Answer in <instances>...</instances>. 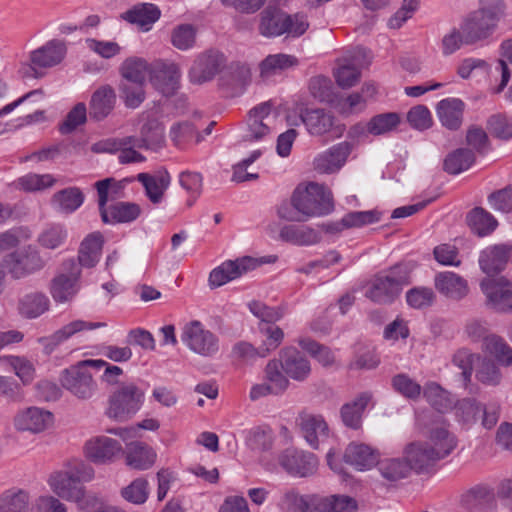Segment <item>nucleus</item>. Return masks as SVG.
Segmentation results:
<instances>
[{
    "instance_id": "obj_1",
    "label": "nucleus",
    "mask_w": 512,
    "mask_h": 512,
    "mask_svg": "<svg viewBox=\"0 0 512 512\" xmlns=\"http://www.w3.org/2000/svg\"><path fill=\"white\" fill-rule=\"evenodd\" d=\"M94 476L95 472L90 464L73 459L49 476L48 485L57 497L75 502L82 508L86 498V488L83 483L90 482Z\"/></svg>"
},
{
    "instance_id": "obj_2",
    "label": "nucleus",
    "mask_w": 512,
    "mask_h": 512,
    "mask_svg": "<svg viewBox=\"0 0 512 512\" xmlns=\"http://www.w3.org/2000/svg\"><path fill=\"white\" fill-rule=\"evenodd\" d=\"M410 282V266L400 263L374 275L366 285L365 297L376 304L389 305Z\"/></svg>"
},
{
    "instance_id": "obj_3",
    "label": "nucleus",
    "mask_w": 512,
    "mask_h": 512,
    "mask_svg": "<svg viewBox=\"0 0 512 512\" xmlns=\"http://www.w3.org/2000/svg\"><path fill=\"white\" fill-rule=\"evenodd\" d=\"M504 10L502 0H481L478 10L472 12L461 24L466 45L474 44L488 37Z\"/></svg>"
},
{
    "instance_id": "obj_4",
    "label": "nucleus",
    "mask_w": 512,
    "mask_h": 512,
    "mask_svg": "<svg viewBox=\"0 0 512 512\" xmlns=\"http://www.w3.org/2000/svg\"><path fill=\"white\" fill-rule=\"evenodd\" d=\"M292 203L297 206L307 220L323 216L333 210L331 191L318 183L298 186L292 194Z\"/></svg>"
},
{
    "instance_id": "obj_5",
    "label": "nucleus",
    "mask_w": 512,
    "mask_h": 512,
    "mask_svg": "<svg viewBox=\"0 0 512 512\" xmlns=\"http://www.w3.org/2000/svg\"><path fill=\"white\" fill-rule=\"evenodd\" d=\"M0 264L11 278L19 280L42 270L46 261L36 247L27 245L4 256Z\"/></svg>"
},
{
    "instance_id": "obj_6",
    "label": "nucleus",
    "mask_w": 512,
    "mask_h": 512,
    "mask_svg": "<svg viewBox=\"0 0 512 512\" xmlns=\"http://www.w3.org/2000/svg\"><path fill=\"white\" fill-rule=\"evenodd\" d=\"M143 398V391L135 384H123L110 396L106 414L116 421H126L141 408Z\"/></svg>"
},
{
    "instance_id": "obj_7",
    "label": "nucleus",
    "mask_w": 512,
    "mask_h": 512,
    "mask_svg": "<svg viewBox=\"0 0 512 512\" xmlns=\"http://www.w3.org/2000/svg\"><path fill=\"white\" fill-rule=\"evenodd\" d=\"M181 340L190 351L203 357H213L219 351V338L199 320L183 326Z\"/></svg>"
},
{
    "instance_id": "obj_8",
    "label": "nucleus",
    "mask_w": 512,
    "mask_h": 512,
    "mask_svg": "<svg viewBox=\"0 0 512 512\" xmlns=\"http://www.w3.org/2000/svg\"><path fill=\"white\" fill-rule=\"evenodd\" d=\"M81 268L74 259L63 262L62 272L51 281L50 293L57 303L70 302L80 289Z\"/></svg>"
},
{
    "instance_id": "obj_9",
    "label": "nucleus",
    "mask_w": 512,
    "mask_h": 512,
    "mask_svg": "<svg viewBox=\"0 0 512 512\" xmlns=\"http://www.w3.org/2000/svg\"><path fill=\"white\" fill-rule=\"evenodd\" d=\"M488 308L499 313H512V283L505 277H486L480 282Z\"/></svg>"
},
{
    "instance_id": "obj_10",
    "label": "nucleus",
    "mask_w": 512,
    "mask_h": 512,
    "mask_svg": "<svg viewBox=\"0 0 512 512\" xmlns=\"http://www.w3.org/2000/svg\"><path fill=\"white\" fill-rule=\"evenodd\" d=\"M279 465L290 476L305 478L316 473L318 460L314 454L297 449H286L278 457Z\"/></svg>"
},
{
    "instance_id": "obj_11",
    "label": "nucleus",
    "mask_w": 512,
    "mask_h": 512,
    "mask_svg": "<svg viewBox=\"0 0 512 512\" xmlns=\"http://www.w3.org/2000/svg\"><path fill=\"white\" fill-rule=\"evenodd\" d=\"M62 386L79 399H89L97 389V384L88 369L73 365L65 369L60 377Z\"/></svg>"
},
{
    "instance_id": "obj_12",
    "label": "nucleus",
    "mask_w": 512,
    "mask_h": 512,
    "mask_svg": "<svg viewBox=\"0 0 512 512\" xmlns=\"http://www.w3.org/2000/svg\"><path fill=\"white\" fill-rule=\"evenodd\" d=\"M258 265V260L249 256L241 257L236 260H227L210 272L208 279L209 286L211 288L220 287L241 277L248 271L254 270Z\"/></svg>"
},
{
    "instance_id": "obj_13",
    "label": "nucleus",
    "mask_w": 512,
    "mask_h": 512,
    "mask_svg": "<svg viewBox=\"0 0 512 512\" xmlns=\"http://www.w3.org/2000/svg\"><path fill=\"white\" fill-rule=\"evenodd\" d=\"M458 410L465 422L471 423L481 420L482 426L486 429L493 428L497 424L500 415V405L497 402L483 405L471 398L463 399Z\"/></svg>"
},
{
    "instance_id": "obj_14",
    "label": "nucleus",
    "mask_w": 512,
    "mask_h": 512,
    "mask_svg": "<svg viewBox=\"0 0 512 512\" xmlns=\"http://www.w3.org/2000/svg\"><path fill=\"white\" fill-rule=\"evenodd\" d=\"M53 414L43 408L31 406L16 413L13 419L17 431L41 433L53 425Z\"/></svg>"
},
{
    "instance_id": "obj_15",
    "label": "nucleus",
    "mask_w": 512,
    "mask_h": 512,
    "mask_svg": "<svg viewBox=\"0 0 512 512\" xmlns=\"http://www.w3.org/2000/svg\"><path fill=\"white\" fill-rule=\"evenodd\" d=\"M225 65V57L222 53L209 50L200 54L194 61L189 71L192 83L203 84L212 80Z\"/></svg>"
},
{
    "instance_id": "obj_16",
    "label": "nucleus",
    "mask_w": 512,
    "mask_h": 512,
    "mask_svg": "<svg viewBox=\"0 0 512 512\" xmlns=\"http://www.w3.org/2000/svg\"><path fill=\"white\" fill-rule=\"evenodd\" d=\"M271 104L261 103L252 108L247 116V127L242 136L244 142H260L269 137L271 129L267 122L270 117Z\"/></svg>"
},
{
    "instance_id": "obj_17",
    "label": "nucleus",
    "mask_w": 512,
    "mask_h": 512,
    "mask_svg": "<svg viewBox=\"0 0 512 512\" xmlns=\"http://www.w3.org/2000/svg\"><path fill=\"white\" fill-rule=\"evenodd\" d=\"M278 360L288 378L294 381L304 382L311 374L310 361L295 347L282 348Z\"/></svg>"
},
{
    "instance_id": "obj_18",
    "label": "nucleus",
    "mask_w": 512,
    "mask_h": 512,
    "mask_svg": "<svg viewBox=\"0 0 512 512\" xmlns=\"http://www.w3.org/2000/svg\"><path fill=\"white\" fill-rule=\"evenodd\" d=\"M122 451L120 442L107 436L93 437L84 446L85 456L96 464L113 462Z\"/></svg>"
},
{
    "instance_id": "obj_19",
    "label": "nucleus",
    "mask_w": 512,
    "mask_h": 512,
    "mask_svg": "<svg viewBox=\"0 0 512 512\" xmlns=\"http://www.w3.org/2000/svg\"><path fill=\"white\" fill-rule=\"evenodd\" d=\"M297 425L306 442L314 449L328 438V424L322 415L303 411L297 417Z\"/></svg>"
},
{
    "instance_id": "obj_20",
    "label": "nucleus",
    "mask_w": 512,
    "mask_h": 512,
    "mask_svg": "<svg viewBox=\"0 0 512 512\" xmlns=\"http://www.w3.org/2000/svg\"><path fill=\"white\" fill-rule=\"evenodd\" d=\"M105 326L106 324L103 322L74 320L64 325L50 336L40 338L39 343L43 346L44 352L46 354H51L60 344L71 338L76 333L84 330L102 328Z\"/></svg>"
},
{
    "instance_id": "obj_21",
    "label": "nucleus",
    "mask_w": 512,
    "mask_h": 512,
    "mask_svg": "<svg viewBox=\"0 0 512 512\" xmlns=\"http://www.w3.org/2000/svg\"><path fill=\"white\" fill-rule=\"evenodd\" d=\"M351 150L352 146L347 141L332 146L314 159V169L322 174L337 172L345 164Z\"/></svg>"
},
{
    "instance_id": "obj_22",
    "label": "nucleus",
    "mask_w": 512,
    "mask_h": 512,
    "mask_svg": "<svg viewBox=\"0 0 512 512\" xmlns=\"http://www.w3.org/2000/svg\"><path fill=\"white\" fill-rule=\"evenodd\" d=\"M139 134V138L135 137L132 143L137 148L159 151L165 146V128L157 118L147 117L140 127Z\"/></svg>"
},
{
    "instance_id": "obj_23",
    "label": "nucleus",
    "mask_w": 512,
    "mask_h": 512,
    "mask_svg": "<svg viewBox=\"0 0 512 512\" xmlns=\"http://www.w3.org/2000/svg\"><path fill=\"white\" fill-rule=\"evenodd\" d=\"M509 260H512V245L498 244L480 253L479 266L485 274L492 275L502 271Z\"/></svg>"
},
{
    "instance_id": "obj_24",
    "label": "nucleus",
    "mask_w": 512,
    "mask_h": 512,
    "mask_svg": "<svg viewBox=\"0 0 512 512\" xmlns=\"http://www.w3.org/2000/svg\"><path fill=\"white\" fill-rule=\"evenodd\" d=\"M309 512H356L357 502L343 494H313Z\"/></svg>"
},
{
    "instance_id": "obj_25",
    "label": "nucleus",
    "mask_w": 512,
    "mask_h": 512,
    "mask_svg": "<svg viewBox=\"0 0 512 512\" xmlns=\"http://www.w3.org/2000/svg\"><path fill=\"white\" fill-rule=\"evenodd\" d=\"M117 97L110 85H102L91 95L89 101V116L92 120L102 121L114 110Z\"/></svg>"
},
{
    "instance_id": "obj_26",
    "label": "nucleus",
    "mask_w": 512,
    "mask_h": 512,
    "mask_svg": "<svg viewBox=\"0 0 512 512\" xmlns=\"http://www.w3.org/2000/svg\"><path fill=\"white\" fill-rule=\"evenodd\" d=\"M180 70L174 63H159L151 72L152 85L163 95L170 96L178 88Z\"/></svg>"
},
{
    "instance_id": "obj_27",
    "label": "nucleus",
    "mask_w": 512,
    "mask_h": 512,
    "mask_svg": "<svg viewBox=\"0 0 512 512\" xmlns=\"http://www.w3.org/2000/svg\"><path fill=\"white\" fill-rule=\"evenodd\" d=\"M434 285L439 293L452 300H461L469 293L467 280L450 271L436 274Z\"/></svg>"
},
{
    "instance_id": "obj_28",
    "label": "nucleus",
    "mask_w": 512,
    "mask_h": 512,
    "mask_svg": "<svg viewBox=\"0 0 512 512\" xmlns=\"http://www.w3.org/2000/svg\"><path fill=\"white\" fill-rule=\"evenodd\" d=\"M66 54V46L62 41L52 40L30 54L32 68H50L59 64Z\"/></svg>"
},
{
    "instance_id": "obj_29",
    "label": "nucleus",
    "mask_w": 512,
    "mask_h": 512,
    "mask_svg": "<svg viewBox=\"0 0 512 512\" xmlns=\"http://www.w3.org/2000/svg\"><path fill=\"white\" fill-rule=\"evenodd\" d=\"M299 65L296 56L286 53L270 54L259 63V77L268 80Z\"/></svg>"
},
{
    "instance_id": "obj_30",
    "label": "nucleus",
    "mask_w": 512,
    "mask_h": 512,
    "mask_svg": "<svg viewBox=\"0 0 512 512\" xmlns=\"http://www.w3.org/2000/svg\"><path fill=\"white\" fill-rule=\"evenodd\" d=\"M464 109L465 104L462 100L446 98L437 104L436 113L442 126L456 131L462 125Z\"/></svg>"
},
{
    "instance_id": "obj_31",
    "label": "nucleus",
    "mask_w": 512,
    "mask_h": 512,
    "mask_svg": "<svg viewBox=\"0 0 512 512\" xmlns=\"http://www.w3.org/2000/svg\"><path fill=\"white\" fill-rule=\"evenodd\" d=\"M425 443L438 461L450 455L457 446L455 436L448 431L444 424L431 428L428 441Z\"/></svg>"
},
{
    "instance_id": "obj_32",
    "label": "nucleus",
    "mask_w": 512,
    "mask_h": 512,
    "mask_svg": "<svg viewBox=\"0 0 512 512\" xmlns=\"http://www.w3.org/2000/svg\"><path fill=\"white\" fill-rule=\"evenodd\" d=\"M50 309L48 296L40 291H32L21 296L17 301V311L25 319H36Z\"/></svg>"
},
{
    "instance_id": "obj_33",
    "label": "nucleus",
    "mask_w": 512,
    "mask_h": 512,
    "mask_svg": "<svg viewBox=\"0 0 512 512\" xmlns=\"http://www.w3.org/2000/svg\"><path fill=\"white\" fill-rule=\"evenodd\" d=\"M251 69L244 63H232L228 71L221 77V85L231 95L242 94L251 82Z\"/></svg>"
},
{
    "instance_id": "obj_34",
    "label": "nucleus",
    "mask_w": 512,
    "mask_h": 512,
    "mask_svg": "<svg viewBox=\"0 0 512 512\" xmlns=\"http://www.w3.org/2000/svg\"><path fill=\"white\" fill-rule=\"evenodd\" d=\"M344 460L359 471L372 468L378 462V455L368 445L351 443L344 453Z\"/></svg>"
},
{
    "instance_id": "obj_35",
    "label": "nucleus",
    "mask_w": 512,
    "mask_h": 512,
    "mask_svg": "<svg viewBox=\"0 0 512 512\" xmlns=\"http://www.w3.org/2000/svg\"><path fill=\"white\" fill-rule=\"evenodd\" d=\"M125 460L132 469L146 470L155 463L156 453L143 442H131L126 446Z\"/></svg>"
},
{
    "instance_id": "obj_36",
    "label": "nucleus",
    "mask_w": 512,
    "mask_h": 512,
    "mask_svg": "<svg viewBox=\"0 0 512 512\" xmlns=\"http://www.w3.org/2000/svg\"><path fill=\"white\" fill-rule=\"evenodd\" d=\"M137 180L144 186L146 196L153 204H159L162 201L171 182L167 171L159 172L156 175L139 173Z\"/></svg>"
},
{
    "instance_id": "obj_37",
    "label": "nucleus",
    "mask_w": 512,
    "mask_h": 512,
    "mask_svg": "<svg viewBox=\"0 0 512 512\" xmlns=\"http://www.w3.org/2000/svg\"><path fill=\"white\" fill-rule=\"evenodd\" d=\"M104 239L100 232L88 234L80 244L78 252V265L81 268L94 267L101 256Z\"/></svg>"
},
{
    "instance_id": "obj_38",
    "label": "nucleus",
    "mask_w": 512,
    "mask_h": 512,
    "mask_svg": "<svg viewBox=\"0 0 512 512\" xmlns=\"http://www.w3.org/2000/svg\"><path fill=\"white\" fill-rule=\"evenodd\" d=\"M372 393L365 391L360 393L353 401L341 407V419L345 426L358 429L361 427L362 415L369 402L372 400Z\"/></svg>"
},
{
    "instance_id": "obj_39",
    "label": "nucleus",
    "mask_w": 512,
    "mask_h": 512,
    "mask_svg": "<svg viewBox=\"0 0 512 512\" xmlns=\"http://www.w3.org/2000/svg\"><path fill=\"white\" fill-rule=\"evenodd\" d=\"M404 455L411 470L424 471L433 466L438 460L431 454V449L425 442H412L404 449Z\"/></svg>"
},
{
    "instance_id": "obj_40",
    "label": "nucleus",
    "mask_w": 512,
    "mask_h": 512,
    "mask_svg": "<svg viewBox=\"0 0 512 512\" xmlns=\"http://www.w3.org/2000/svg\"><path fill=\"white\" fill-rule=\"evenodd\" d=\"M301 118L311 135H323L331 131L334 126V116L324 109L306 110Z\"/></svg>"
},
{
    "instance_id": "obj_41",
    "label": "nucleus",
    "mask_w": 512,
    "mask_h": 512,
    "mask_svg": "<svg viewBox=\"0 0 512 512\" xmlns=\"http://www.w3.org/2000/svg\"><path fill=\"white\" fill-rule=\"evenodd\" d=\"M160 15L161 11L155 4L140 3L126 11L123 18L148 30L160 18Z\"/></svg>"
},
{
    "instance_id": "obj_42",
    "label": "nucleus",
    "mask_w": 512,
    "mask_h": 512,
    "mask_svg": "<svg viewBox=\"0 0 512 512\" xmlns=\"http://www.w3.org/2000/svg\"><path fill=\"white\" fill-rule=\"evenodd\" d=\"M480 358L481 356L479 354L472 353L466 348L456 351L452 358L453 364L462 371L461 380L469 394L477 392V387L472 385V371L475 360H479Z\"/></svg>"
},
{
    "instance_id": "obj_43",
    "label": "nucleus",
    "mask_w": 512,
    "mask_h": 512,
    "mask_svg": "<svg viewBox=\"0 0 512 512\" xmlns=\"http://www.w3.org/2000/svg\"><path fill=\"white\" fill-rule=\"evenodd\" d=\"M280 238L299 246H308L321 240L320 234L308 226L286 225L280 230Z\"/></svg>"
},
{
    "instance_id": "obj_44",
    "label": "nucleus",
    "mask_w": 512,
    "mask_h": 512,
    "mask_svg": "<svg viewBox=\"0 0 512 512\" xmlns=\"http://www.w3.org/2000/svg\"><path fill=\"white\" fill-rule=\"evenodd\" d=\"M481 349L485 354L493 357L500 365L506 367L512 365V348L501 336L494 333L491 334V336L485 339Z\"/></svg>"
},
{
    "instance_id": "obj_45",
    "label": "nucleus",
    "mask_w": 512,
    "mask_h": 512,
    "mask_svg": "<svg viewBox=\"0 0 512 512\" xmlns=\"http://www.w3.org/2000/svg\"><path fill=\"white\" fill-rule=\"evenodd\" d=\"M467 223L480 237L490 235L498 227L497 219L482 207H475L468 213Z\"/></svg>"
},
{
    "instance_id": "obj_46",
    "label": "nucleus",
    "mask_w": 512,
    "mask_h": 512,
    "mask_svg": "<svg viewBox=\"0 0 512 512\" xmlns=\"http://www.w3.org/2000/svg\"><path fill=\"white\" fill-rule=\"evenodd\" d=\"M285 13L267 8L260 14L259 32L264 37H278L285 34Z\"/></svg>"
},
{
    "instance_id": "obj_47",
    "label": "nucleus",
    "mask_w": 512,
    "mask_h": 512,
    "mask_svg": "<svg viewBox=\"0 0 512 512\" xmlns=\"http://www.w3.org/2000/svg\"><path fill=\"white\" fill-rule=\"evenodd\" d=\"M84 202V194L78 187H69L56 192L52 205L60 212L70 214L76 211Z\"/></svg>"
},
{
    "instance_id": "obj_48",
    "label": "nucleus",
    "mask_w": 512,
    "mask_h": 512,
    "mask_svg": "<svg viewBox=\"0 0 512 512\" xmlns=\"http://www.w3.org/2000/svg\"><path fill=\"white\" fill-rule=\"evenodd\" d=\"M95 188L98 193V206L101 219L103 222L108 221L107 203L109 200L116 199L122 189L120 182L113 178H106L95 183Z\"/></svg>"
},
{
    "instance_id": "obj_49",
    "label": "nucleus",
    "mask_w": 512,
    "mask_h": 512,
    "mask_svg": "<svg viewBox=\"0 0 512 512\" xmlns=\"http://www.w3.org/2000/svg\"><path fill=\"white\" fill-rule=\"evenodd\" d=\"M377 465L382 478L390 483L406 478L411 471L405 458H386L378 461Z\"/></svg>"
},
{
    "instance_id": "obj_50",
    "label": "nucleus",
    "mask_w": 512,
    "mask_h": 512,
    "mask_svg": "<svg viewBox=\"0 0 512 512\" xmlns=\"http://www.w3.org/2000/svg\"><path fill=\"white\" fill-rule=\"evenodd\" d=\"M338 67L334 71L336 83L343 89L351 88L360 81V68L352 59L341 58L337 61Z\"/></svg>"
},
{
    "instance_id": "obj_51",
    "label": "nucleus",
    "mask_w": 512,
    "mask_h": 512,
    "mask_svg": "<svg viewBox=\"0 0 512 512\" xmlns=\"http://www.w3.org/2000/svg\"><path fill=\"white\" fill-rule=\"evenodd\" d=\"M475 162V154L468 148H458L449 153L444 160V170L456 175L471 167Z\"/></svg>"
},
{
    "instance_id": "obj_52",
    "label": "nucleus",
    "mask_w": 512,
    "mask_h": 512,
    "mask_svg": "<svg viewBox=\"0 0 512 512\" xmlns=\"http://www.w3.org/2000/svg\"><path fill=\"white\" fill-rule=\"evenodd\" d=\"M265 381L274 389V395L284 393L289 387V378L282 369L278 359H271L264 369Z\"/></svg>"
},
{
    "instance_id": "obj_53",
    "label": "nucleus",
    "mask_w": 512,
    "mask_h": 512,
    "mask_svg": "<svg viewBox=\"0 0 512 512\" xmlns=\"http://www.w3.org/2000/svg\"><path fill=\"white\" fill-rule=\"evenodd\" d=\"M148 72V64L142 58H127L120 66V74L124 82L145 83Z\"/></svg>"
},
{
    "instance_id": "obj_54",
    "label": "nucleus",
    "mask_w": 512,
    "mask_h": 512,
    "mask_svg": "<svg viewBox=\"0 0 512 512\" xmlns=\"http://www.w3.org/2000/svg\"><path fill=\"white\" fill-rule=\"evenodd\" d=\"M0 512H29V495L24 490H8L0 497Z\"/></svg>"
},
{
    "instance_id": "obj_55",
    "label": "nucleus",
    "mask_w": 512,
    "mask_h": 512,
    "mask_svg": "<svg viewBox=\"0 0 512 512\" xmlns=\"http://www.w3.org/2000/svg\"><path fill=\"white\" fill-rule=\"evenodd\" d=\"M108 209V221L110 223H126L134 221L141 213V208L138 204L131 202H118L113 204Z\"/></svg>"
},
{
    "instance_id": "obj_56",
    "label": "nucleus",
    "mask_w": 512,
    "mask_h": 512,
    "mask_svg": "<svg viewBox=\"0 0 512 512\" xmlns=\"http://www.w3.org/2000/svg\"><path fill=\"white\" fill-rule=\"evenodd\" d=\"M313 494L302 495L296 489L286 490L280 499V507L286 512H309Z\"/></svg>"
},
{
    "instance_id": "obj_57",
    "label": "nucleus",
    "mask_w": 512,
    "mask_h": 512,
    "mask_svg": "<svg viewBox=\"0 0 512 512\" xmlns=\"http://www.w3.org/2000/svg\"><path fill=\"white\" fill-rule=\"evenodd\" d=\"M298 345L315 358L322 366L328 367L335 363V356L327 346L308 337H300Z\"/></svg>"
},
{
    "instance_id": "obj_58",
    "label": "nucleus",
    "mask_w": 512,
    "mask_h": 512,
    "mask_svg": "<svg viewBox=\"0 0 512 512\" xmlns=\"http://www.w3.org/2000/svg\"><path fill=\"white\" fill-rule=\"evenodd\" d=\"M259 331L263 336L262 345L260 346L261 358H265L281 345L284 332L274 324H260Z\"/></svg>"
},
{
    "instance_id": "obj_59",
    "label": "nucleus",
    "mask_w": 512,
    "mask_h": 512,
    "mask_svg": "<svg viewBox=\"0 0 512 512\" xmlns=\"http://www.w3.org/2000/svg\"><path fill=\"white\" fill-rule=\"evenodd\" d=\"M169 136L173 144L178 148L184 147L193 139H195L196 143L201 141V137L196 128L188 121L173 124L170 128Z\"/></svg>"
},
{
    "instance_id": "obj_60",
    "label": "nucleus",
    "mask_w": 512,
    "mask_h": 512,
    "mask_svg": "<svg viewBox=\"0 0 512 512\" xmlns=\"http://www.w3.org/2000/svg\"><path fill=\"white\" fill-rule=\"evenodd\" d=\"M425 399L438 411H445L452 406L449 393L438 383L429 382L424 386Z\"/></svg>"
},
{
    "instance_id": "obj_61",
    "label": "nucleus",
    "mask_w": 512,
    "mask_h": 512,
    "mask_svg": "<svg viewBox=\"0 0 512 512\" xmlns=\"http://www.w3.org/2000/svg\"><path fill=\"white\" fill-rule=\"evenodd\" d=\"M391 385L396 392L411 400L418 399L422 392L421 385L404 373L393 376Z\"/></svg>"
},
{
    "instance_id": "obj_62",
    "label": "nucleus",
    "mask_w": 512,
    "mask_h": 512,
    "mask_svg": "<svg viewBox=\"0 0 512 512\" xmlns=\"http://www.w3.org/2000/svg\"><path fill=\"white\" fill-rule=\"evenodd\" d=\"M56 179L50 174L29 173L17 180V185L24 191L34 192L52 187Z\"/></svg>"
},
{
    "instance_id": "obj_63",
    "label": "nucleus",
    "mask_w": 512,
    "mask_h": 512,
    "mask_svg": "<svg viewBox=\"0 0 512 512\" xmlns=\"http://www.w3.org/2000/svg\"><path fill=\"white\" fill-rule=\"evenodd\" d=\"M487 129L495 138L509 140L512 138V118L505 114L492 115L487 121Z\"/></svg>"
},
{
    "instance_id": "obj_64",
    "label": "nucleus",
    "mask_w": 512,
    "mask_h": 512,
    "mask_svg": "<svg viewBox=\"0 0 512 512\" xmlns=\"http://www.w3.org/2000/svg\"><path fill=\"white\" fill-rule=\"evenodd\" d=\"M196 41V29L191 24H181L175 27L171 34V42L179 50L192 48Z\"/></svg>"
}]
</instances>
